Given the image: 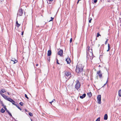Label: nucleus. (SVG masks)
<instances>
[{
    "label": "nucleus",
    "instance_id": "obj_1",
    "mask_svg": "<svg viewBox=\"0 0 121 121\" xmlns=\"http://www.w3.org/2000/svg\"><path fill=\"white\" fill-rule=\"evenodd\" d=\"M90 47L89 46H88L87 49L86 51V58L88 59L90 58L91 60H92L93 57H92L93 56V53L92 49H90Z\"/></svg>",
    "mask_w": 121,
    "mask_h": 121
},
{
    "label": "nucleus",
    "instance_id": "obj_2",
    "mask_svg": "<svg viewBox=\"0 0 121 121\" xmlns=\"http://www.w3.org/2000/svg\"><path fill=\"white\" fill-rule=\"evenodd\" d=\"M83 68L82 65L81 64H79L77 65L76 70V72L78 73H81L82 71Z\"/></svg>",
    "mask_w": 121,
    "mask_h": 121
},
{
    "label": "nucleus",
    "instance_id": "obj_3",
    "mask_svg": "<svg viewBox=\"0 0 121 121\" xmlns=\"http://www.w3.org/2000/svg\"><path fill=\"white\" fill-rule=\"evenodd\" d=\"M24 11V10L22 9V8L19 9L17 14V16H22L23 13Z\"/></svg>",
    "mask_w": 121,
    "mask_h": 121
},
{
    "label": "nucleus",
    "instance_id": "obj_4",
    "mask_svg": "<svg viewBox=\"0 0 121 121\" xmlns=\"http://www.w3.org/2000/svg\"><path fill=\"white\" fill-rule=\"evenodd\" d=\"M80 82L78 80H77L76 82L75 86V88L77 90L80 88Z\"/></svg>",
    "mask_w": 121,
    "mask_h": 121
},
{
    "label": "nucleus",
    "instance_id": "obj_5",
    "mask_svg": "<svg viewBox=\"0 0 121 121\" xmlns=\"http://www.w3.org/2000/svg\"><path fill=\"white\" fill-rule=\"evenodd\" d=\"M97 102L99 104H101V95H98L97 97Z\"/></svg>",
    "mask_w": 121,
    "mask_h": 121
},
{
    "label": "nucleus",
    "instance_id": "obj_6",
    "mask_svg": "<svg viewBox=\"0 0 121 121\" xmlns=\"http://www.w3.org/2000/svg\"><path fill=\"white\" fill-rule=\"evenodd\" d=\"M97 73L98 75L100 78H102V75L101 70H99L97 71Z\"/></svg>",
    "mask_w": 121,
    "mask_h": 121
},
{
    "label": "nucleus",
    "instance_id": "obj_7",
    "mask_svg": "<svg viewBox=\"0 0 121 121\" xmlns=\"http://www.w3.org/2000/svg\"><path fill=\"white\" fill-rule=\"evenodd\" d=\"M58 54L61 56L63 55V50H60L58 52Z\"/></svg>",
    "mask_w": 121,
    "mask_h": 121
},
{
    "label": "nucleus",
    "instance_id": "obj_8",
    "mask_svg": "<svg viewBox=\"0 0 121 121\" xmlns=\"http://www.w3.org/2000/svg\"><path fill=\"white\" fill-rule=\"evenodd\" d=\"M71 73L70 72H66L65 73V75L67 77H69L70 76V77H71Z\"/></svg>",
    "mask_w": 121,
    "mask_h": 121
},
{
    "label": "nucleus",
    "instance_id": "obj_9",
    "mask_svg": "<svg viewBox=\"0 0 121 121\" xmlns=\"http://www.w3.org/2000/svg\"><path fill=\"white\" fill-rule=\"evenodd\" d=\"M0 93L1 96L6 100L8 97L5 95L2 94L1 93V91H0Z\"/></svg>",
    "mask_w": 121,
    "mask_h": 121
},
{
    "label": "nucleus",
    "instance_id": "obj_10",
    "mask_svg": "<svg viewBox=\"0 0 121 121\" xmlns=\"http://www.w3.org/2000/svg\"><path fill=\"white\" fill-rule=\"evenodd\" d=\"M66 61L68 64H69L70 62V60L69 58H67L66 59Z\"/></svg>",
    "mask_w": 121,
    "mask_h": 121
},
{
    "label": "nucleus",
    "instance_id": "obj_11",
    "mask_svg": "<svg viewBox=\"0 0 121 121\" xmlns=\"http://www.w3.org/2000/svg\"><path fill=\"white\" fill-rule=\"evenodd\" d=\"M51 51L50 50H49L48 51L47 53L48 56H50L51 54Z\"/></svg>",
    "mask_w": 121,
    "mask_h": 121
},
{
    "label": "nucleus",
    "instance_id": "obj_12",
    "mask_svg": "<svg viewBox=\"0 0 121 121\" xmlns=\"http://www.w3.org/2000/svg\"><path fill=\"white\" fill-rule=\"evenodd\" d=\"M86 96V94L85 93L84 94L82 95V96H80V98L81 99H83L84 97H85Z\"/></svg>",
    "mask_w": 121,
    "mask_h": 121
},
{
    "label": "nucleus",
    "instance_id": "obj_13",
    "mask_svg": "<svg viewBox=\"0 0 121 121\" xmlns=\"http://www.w3.org/2000/svg\"><path fill=\"white\" fill-rule=\"evenodd\" d=\"M6 100L11 102H13V100L9 98H8V97L7 98V99H6Z\"/></svg>",
    "mask_w": 121,
    "mask_h": 121
},
{
    "label": "nucleus",
    "instance_id": "obj_14",
    "mask_svg": "<svg viewBox=\"0 0 121 121\" xmlns=\"http://www.w3.org/2000/svg\"><path fill=\"white\" fill-rule=\"evenodd\" d=\"M16 24L17 27H19L20 25V24H19L18 23V21L17 20L16 21Z\"/></svg>",
    "mask_w": 121,
    "mask_h": 121
},
{
    "label": "nucleus",
    "instance_id": "obj_15",
    "mask_svg": "<svg viewBox=\"0 0 121 121\" xmlns=\"http://www.w3.org/2000/svg\"><path fill=\"white\" fill-rule=\"evenodd\" d=\"M11 60L14 62V64L16 63L17 62V61L15 59L12 58Z\"/></svg>",
    "mask_w": 121,
    "mask_h": 121
},
{
    "label": "nucleus",
    "instance_id": "obj_16",
    "mask_svg": "<svg viewBox=\"0 0 121 121\" xmlns=\"http://www.w3.org/2000/svg\"><path fill=\"white\" fill-rule=\"evenodd\" d=\"M108 119V115L107 114H106L105 115L104 119V120H107Z\"/></svg>",
    "mask_w": 121,
    "mask_h": 121
},
{
    "label": "nucleus",
    "instance_id": "obj_17",
    "mask_svg": "<svg viewBox=\"0 0 121 121\" xmlns=\"http://www.w3.org/2000/svg\"><path fill=\"white\" fill-rule=\"evenodd\" d=\"M0 91H1V93H4L6 92L5 89H2Z\"/></svg>",
    "mask_w": 121,
    "mask_h": 121
},
{
    "label": "nucleus",
    "instance_id": "obj_18",
    "mask_svg": "<svg viewBox=\"0 0 121 121\" xmlns=\"http://www.w3.org/2000/svg\"><path fill=\"white\" fill-rule=\"evenodd\" d=\"M118 95L119 96L121 97V90L119 91Z\"/></svg>",
    "mask_w": 121,
    "mask_h": 121
},
{
    "label": "nucleus",
    "instance_id": "obj_19",
    "mask_svg": "<svg viewBox=\"0 0 121 121\" xmlns=\"http://www.w3.org/2000/svg\"><path fill=\"white\" fill-rule=\"evenodd\" d=\"M87 95L89 96V97H91L92 95L91 93V92L87 93Z\"/></svg>",
    "mask_w": 121,
    "mask_h": 121
},
{
    "label": "nucleus",
    "instance_id": "obj_20",
    "mask_svg": "<svg viewBox=\"0 0 121 121\" xmlns=\"http://www.w3.org/2000/svg\"><path fill=\"white\" fill-rule=\"evenodd\" d=\"M0 112L1 113H3L5 112V111L4 110L3 108H2L1 109Z\"/></svg>",
    "mask_w": 121,
    "mask_h": 121
},
{
    "label": "nucleus",
    "instance_id": "obj_21",
    "mask_svg": "<svg viewBox=\"0 0 121 121\" xmlns=\"http://www.w3.org/2000/svg\"><path fill=\"white\" fill-rule=\"evenodd\" d=\"M3 107L7 112L9 111L6 108V106H4Z\"/></svg>",
    "mask_w": 121,
    "mask_h": 121
},
{
    "label": "nucleus",
    "instance_id": "obj_22",
    "mask_svg": "<svg viewBox=\"0 0 121 121\" xmlns=\"http://www.w3.org/2000/svg\"><path fill=\"white\" fill-rule=\"evenodd\" d=\"M92 20V18L91 17H89V23H91V21Z\"/></svg>",
    "mask_w": 121,
    "mask_h": 121
},
{
    "label": "nucleus",
    "instance_id": "obj_23",
    "mask_svg": "<svg viewBox=\"0 0 121 121\" xmlns=\"http://www.w3.org/2000/svg\"><path fill=\"white\" fill-rule=\"evenodd\" d=\"M15 106L17 107L20 110H22V109L21 108H20L19 106L17 105V104H16V105H15Z\"/></svg>",
    "mask_w": 121,
    "mask_h": 121
},
{
    "label": "nucleus",
    "instance_id": "obj_24",
    "mask_svg": "<svg viewBox=\"0 0 121 121\" xmlns=\"http://www.w3.org/2000/svg\"><path fill=\"white\" fill-rule=\"evenodd\" d=\"M13 102H11V103H12L15 106V105H16V104H15V102L13 100Z\"/></svg>",
    "mask_w": 121,
    "mask_h": 121
},
{
    "label": "nucleus",
    "instance_id": "obj_25",
    "mask_svg": "<svg viewBox=\"0 0 121 121\" xmlns=\"http://www.w3.org/2000/svg\"><path fill=\"white\" fill-rule=\"evenodd\" d=\"M29 115L30 116H32L33 115V114L30 112L29 113Z\"/></svg>",
    "mask_w": 121,
    "mask_h": 121
},
{
    "label": "nucleus",
    "instance_id": "obj_26",
    "mask_svg": "<svg viewBox=\"0 0 121 121\" xmlns=\"http://www.w3.org/2000/svg\"><path fill=\"white\" fill-rule=\"evenodd\" d=\"M8 113V114H9V115L10 116H11V117H12V115L9 112V111L8 112H7Z\"/></svg>",
    "mask_w": 121,
    "mask_h": 121
},
{
    "label": "nucleus",
    "instance_id": "obj_27",
    "mask_svg": "<svg viewBox=\"0 0 121 121\" xmlns=\"http://www.w3.org/2000/svg\"><path fill=\"white\" fill-rule=\"evenodd\" d=\"M96 121H100V117H98L96 120Z\"/></svg>",
    "mask_w": 121,
    "mask_h": 121
},
{
    "label": "nucleus",
    "instance_id": "obj_28",
    "mask_svg": "<svg viewBox=\"0 0 121 121\" xmlns=\"http://www.w3.org/2000/svg\"><path fill=\"white\" fill-rule=\"evenodd\" d=\"M19 104L22 106L23 105V103L22 102H21L19 103Z\"/></svg>",
    "mask_w": 121,
    "mask_h": 121
},
{
    "label": "nucleus",
    "instance_id": "obj_29",
    "mask_svg": "<svg viewBox=\"0 0 121 121\" xmlns=\"http://www.w3.org/2000/svg\"><path fill=\"white\" fill-rule=\"evenodd\" d=\"M100 35L99 34V33H98L97 35V37H98L99 36H100Z\"/></svg>",
    "mask_w": 121,
    "mask_h": 121
},
{
    "label": "nucleus",
    "instance_id": "obj_30",
    "mask_svg": "<svg viewBox=\"0 0 121 121\" xmlns=\"http://www.w3.org/2000/svg\"><path fill=\"white\" fill-rule=\"evenodd\" d=\"M108 49H110V45L109 44H108Z\"/></svg>",
    "mask_w": 121,
    "mask_h": 121
},
{
    "label": "nucleus",
    "instance_id": "obj_31",
    "mask_svg": "<svg viewBox=\"0 0 121 121\" xmlns=\"http://www.w3.org/2000/svg\"><path fill=\"white\" fill-rule=\"evenodd\" d=\"M51 19L49 21V22L51 21H53L54 18H52V17H51Z\"/></svg>",
    "mask_w": 121,
    "mask_h": 121
},
{
    "label": "nucleus",
    "instance_id": "obj_32",
    "mask_svg": "<svg viewBox=\"0 0 121 121\" xmlns=\"http://www.w3.org/2000/svg\"><path fill=\"white\" fill-rule=\"evenodd\" d=\"M25 97L27 99H28L29 98L27 97V95L26 94H25Z\"/></svg>",
    "mask_w": 121,
    "mask_h": 121
},
{
    "label": "nucleus",
    "instance_id": "obj_33",
    "mask_svg": "<svg viewBox=\"0 0 121 121\" xmlns=\"http://www.w3.org/2000/svg\"><path fill=\"white\" fill-rule=\"evenodd\" d=\"M1 104H2V106H3V107H4V106H5V105H4V104L2 102V101H1Z\"/></svg>",
    "mask_w": 121,
    "mask_h": 121
},
{
    "label": "nucleus",
    "instance_id": "obj_34",
    "mask_svg": "<svg viewBox=\"0 0 121 121\" xmlns=\"http://www.w3.org/2000/svg\"><path fill=\"white\" fill-rule=\"evenodd\" d=\"M108 39H107L105 41V44H107V42H108Z\"/></svg>",
    "mask_w": 121,
    "mask_h": 121
},
{
    "label": "nucleus",
    "instance_id": "obj_35",
    "mask_svg": "<svg viewBox=\"0 0 121 121\" xmlns=\"http://www.w3.org/2000/svg\"><path fill=\"white\" fill-rule=\"evenodd\" d=\"M108 78L107 80V82H106V83H105V84H104V85L103 86H103H105V85H106V84L107 83V82H108Z\"/></svg>",
    "mask_w": 121,
    "mask_h": 121
},
{
    "label": "nucleus",
    "instance_id": "obj_36",
    "mask_svg": "<svg viewBox=\"0 0 121 121\" xmlns=\"http://www.w3.org/2000/svg\"><path fill=\"white\" fill-rule=\"evenodd\" d=\"M97 1V0H94V3H96Z\"/></svg>",
    "mask_w": 121,
    "mask_h": 121
},
{
    "label": "nucleus",
    "instance_id": "obj_37",
    "mask_svg": "<svg viewBox=\"0 0 121 121\" xmlns=\"http://www.w3.org/2000/svg\"><path fill=\"white\" fill-rule=\"evenodd\" d=\"M72 38H71L70 39V43H71L72 41Z\"/></svg>",
    "mask_w": 121,
    "mask_h": 121
},
{
    "label": "nucleus",
    "instance_id": "obj_38",
    "mask_svg": "<svg viewBox=\"0 0 121 121\" xmlns=\"http://www.w3.org/2000/svg\"><path fill=\"white\" fill-rule=\"evenodd\" d=\"M56 61H57V64H60V63L58 62V60L57 59Z\"/></svg>",
    "mask_w": 121,
    "mask_h": 121
},
{
    "label": "nucleus",
    "instance_id": "obj_39",
    "mask_svg": "<svg viewBox=\"0 0 121 121\" xmlns=\"http://www.w3.org/2000/svg\"><path fill=\"white\" fill-rule=\"evenodd\" d=\"M54 101H55V99H54L53 100H52V101L51 102H53V101H54Z\"/></svg>",
    "mask_w": 121,
    "mask_h": 121
},
{
    "label": "nucleus",
    "instance_id": "obj_40",
    "mask_svg": "<svg viewBox=\"0 0 121 121\" xmlns=\"http://www.w3.org/2000/svg\"><path fill=\"white\" fill-rule=\"evenodd\" d=\"M54 101H55V99H54L53 100H52V101L51 102H53V101H54Z\"/></svg>",
    "mask_w": 121,
    "mask_h": 121
},
{
    "label": "nucleus",
    "instance_id": "obj_41",
    "mask_svg": "<svg viewBox=\"0 0 121 121\" xmlns=\"http://www.w3.org/2000/svg\"><path fill=\"white\" fill-rule=\"evenodd\" d=\"M24 32H22V35H23Z\"/></svg>",
    "mask_w": 121,
    "mask_h": 121
},
{
    "label": "nucleus",
    "instance_id": "obj_42",
    "mask_svg": "<svg viewBox=\"0 0 121 121\" xmlns=\"http://www.w3.org/2000/svg\"><path fill=\"white\" fill-rule=\"evenodd\" d=\"M100 46V45L99 44H98V47H99Z\"/></svg>",
    "mask_w": 121,
    "mask_h": 121
},
{
    "label": "nucleus",
    "instance_id": "obj_43",
    "mask_svg": "<svg viewBox=\"0 0 121 121\" xmlns=\"http://www.w3.org/2000/svg\"><path fill=\"white\" fill-rule=\"evenodd\" d=\"M25 110L26 112H27V110L26 109H25Z\"/></svg>",
    "mask_w": 121,
    "mask_h": 121
},
{
    "label": "nucleus",
    "instance_id": "obj_44",
    "mask_svg": "<svg viewBox=\"0 0 121 121\" xmlns=\"http://www.w3.org/2000/svg\"><path fill=\"white\" fill-rule=\"evenodd\" d=\"M110 50V49H108V50H107V52H108L109 50Z\"/></svg>",
    "mask_w": 121,
    "mask_h": 121
},
{
    "label": "nucleus",
    "instance_id": "obj_45",
    "mask_svg": "<svg viewBox=\"0 0 121 121\" xmlns=\"http://www.w3.org/2000/svg\"><path fill=\"white\" fill-rule=\"evenodd\" d=\"M38 65V64H36V66H37Z\"/></svg>",
    "mask_w": 121,
    "mask_h": 121
},
{
    "label": "nucleus",
    "instance_id": "obj_46",
    "mask_svg": "<svg viewBox=\"0 0 121 121\" xmlns=\"http://www.w3.org/2000/svg\"><path fill=\"white\" fill-rule=\"evenodd\" d=\"M79 1H78V2H77V4H78V3Z\"/></svg>",
    "mask_w": 121,
    "mask_h": 121
},
{
    "label": "nucleus",
    "instance_id": "obj_47",
    "mask_svg": "<svg viewBox=\"0 0 121 121\" xmlns=\"http://www.w3.org/2000/svg\"><path fill=\"white\" fill-rule=\"evenodd\" d=\"M50 57H49V58H48V60H50Z\"/></svg>",
    "mask_w": 121,
    "mask_h": 121
},
{
    "label": "nucleus",
    "instance_id": "obj_48",
    "mask_svg": "<svg viewBox=\"0 0 121 121\" xmlns=\"http://www.w3.org/2000/svg\"><path fill=\"white\" fill-rule=\"evenodd\" d=\"M50 57H49V58H48V60H50Z\"/></svg>",
    "mask_w": 121,
    "mask_h": 121
},
{
    "label": "nucleus",
    "instance_id": "obj_49",
    "mask_svg": "<svg viewBox=\"0 0 121 121\" xmlns=\"http://www.w3.org/2000/svg\"><path fill=\"white\" fill-rule=\"evenodd\" d=\"M112 0V1H113V2H114V1H115V0Z\"/></svg>",
    "mask_w": 121,
    "mask_h": 121
},
{
    "label": "nucleus",
    "instance_id": "obj_50",
    "mask_svg": "<svg viewBox=\"0 0 121 121\" xmlns=\"http://www.w3.org/2000/svg\"><path fill=\"white\" fill-rule=\"evenodd\" d=\"M52 102H49V103H50L51 104V103Z\"/></svg>",
    "mask_w": 121,
    "mask_h": 121
},
{
    "label": "nucleus",
    "instance_id": "obj_51",
    "mask_svg": "<svg viewBox=\"0 0 121 121\" xmlns=\"http://www.w3.org/2000/svg\"><path fill=\"white\" fill-rule=\"evenodd\" d=\"M8 95H9V94L8 92Z\"/></svg>",
    "mask_w": 121,
    "mask_h": 121
},
{
    "label": "nucleus",
    "instance_id": "obj_52",
    "mask_svg": "<svg viewBox=\"0 0 121 121\" xmlns=\"http://www.w3.org/2000/svg\"><path fill=\"white\" fill-rule=\"evenodd\" d=\"M78 0V1H80V0Z\"/></svg>",
    "mask_w": 121,
    "mask_h": 121
},
{
    "label": "nucleus",
    "instance_id": "obj_53",
    "mask_svg": "<svg viewBox=\"0 0 121 121\" xmlns=\"http://www.w3.org/2000/svg\"><path fill=\"white\" fill-rule=\"evenodd\" d=\"M120 26L121 27V24L120 25Z\"/></svg>",
    "mask_w": 121,
    "mask_h": 121
}]
</instances>
